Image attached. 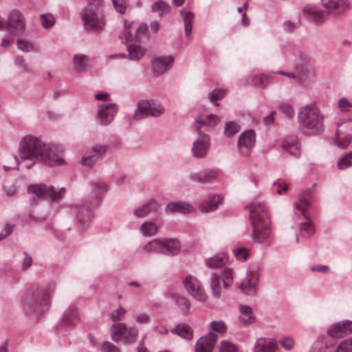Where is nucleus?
<instances>
[{
	"label": "nucleus",
	"instance_id": "45",
	"mask_svg": "<svg viewBox=\"0 0 352 352\" xmlns=\"http://www.w3.org/2000/svg\"><path fill=\"white\" fill-rule=\"evenodd\" d=\"M41 21L43 27L45 29H48L54 25L56 21L52 14L45 13L41 15Z\"/></svg>",
	"mask_w": 352,
	"mask_h": 352
},
{
	"label": "nucleus",
	"instance_id": "52",
	"mask_svg": "<svg viewBox=\"0 0 352 352\" xmlns=\"http://www.w3.org/2000/svg\"><path fill=\"white\" fill-rule=\"evenodd\" d=\"M279 109L288 118H293L294 115V110L292 106L288 102L280 103Z\"/></svg>",
	"mask_w": 352,
	"mask_h": 352
},
{
	"label": "nucleus",
	"instance_id": "37",
	"mask_svg": "<svg viewBox=\"0 0 352 352\" xmlns=\"http://www.w3.org/2000/svg\"><path fill=\"white\" fill-rule=\"evenodd\" d=\"M227 261V256L226 254H221L207 258L205 263L208 267L210 269H217L224 266Z\"/></svg>",
	"mask_w": 352,
	"mask_h": 352
},
{
	"label": "nucleus",
	"instance_id": "34",
	"mask_svg": "<svg viewBox=\"0 0 352 352\" xmlns=\"http://www.w3.org/2000/svg\"><path fill=\"white\" fill-rule=\"evenodd\" d=\"M219 118L214 114H208L206 116L199 117L196 120V128L198 131L204 126H214L219 122Z\"/></svg>",
	"mask_w": 352,
	"mask_h": 352
},
{
	"label": "nucleus",
	"instance_id": "63",
	"mask_svg": "<svg viewBox=\"0 0 352 352\" xmlns=\"http://www.w3.org/2000/svg\"><path fill=\"white\" fill-rule=\"evenodd\" d=\"M240 322L243 323L245 326H248L250 324H252L255 321V318L252 316H240L239 318Z\"/></svg>",
	"mask_w": 352,
	"mask_h": 352
},
{
	"label": "nucleus",
	"instance_id": "31",
	"mask_svg": "<svg viewBox=\"0 0 352 352\" xmlns=\"http://www.w3.org/2000/svg\"><path fill=\"white\" fill-rule=\"evenodd\" d=\"M310 58L306 54L299 52L297 54L296 62L297 64L295 66V69L299 75H305L309 71V63Z\"/></svg>",
	"mask_w": 352,
	"mask_h": 352
},
{
	"label": "nucleus",
	"instance_id": "53",
	"mask_svg": "<svg viewBox=\"0 0 352 352\" xmlns=\"http://www.w3.org/2000/svg\"><path fill=\"white\" fill-rule=\"evenodd\" d=\"M179 12L182 16L184 25H192L194 14L192 12H186L184 9H182Z\"/></svg>",
	"mask_w": 352,
	"mask_h": 352
},
{
	"label": "nucleus",
	"instance_id": "64",
	"mask_svg": "<svg viewBox=\"0 0 352 352\" xmlns=\"http://www.w3.org/2000/svg\"><path fill=\"white\" fill-rule=\"evenodd\" d=\"M311 271L327 273L329 272V266L325 265H314L311 267Z\"/></svg>",
	"mask_w": 352,
	"mask_h": 352
},
{
	"label": "nucleus",
	"instance_id": "43",
	"mask_svg": "<svg viewBox=\"0 0 352 352\" xmlns=\"http://www.w3.org/2000/svg\"><path fill=\"white\" fill-rule=\"evenodd\" d=\"M19 50L23 52H31L36 51V48L34 43L25 39H19L16 42Z\"/></svg>",
	"mask_w": 352,
	"mask_h": 352
},
{
	"label": "nucleus",
	"instance_id": "48",
	"mask_svg": "<svg viewBox=\"0 0 352 352\" xmlns=\"http://www.w3.org/2000/svg\"><path fill=\"white\" fill-rule=\"evenodd\" d=\"M226 95L223 89H215L208 94V98L211 102L221 100Z\"/></svg>",
	"mask_w": 352,
	"mask_h": 352
},
{
	"label": "nucleus",
	"instance_id": "11",
	"mask_svg": "<svg viewBox=\"0 0 352 352\" xmlns=\"http://www.w3.org/2000/svg\"><path fill=\"white\" fill-rule=\"evenodd\" d=\"M109 148L108 144H97L92 146L86 151L81 160V164L89 167L94 166L107 153Z\"/></svg>",
	"mask_w": 352,
	"mask_h": 352
},
{
	"label": "nucleus",
	"instance_id": "4",
	"mask_svg": "<svg viewBox=\"0 0 352 352\" xmlns=\"http://www.w3.org/2000/svg\"><path fill=\"white\" fill-rule=\"evenodd\" d=\"M249 210L253 227L252 239L255 243H264L271 234L268 208L264 203L255 201L250 204Z\"/></svg>",
	"mask_w": 352,
	"mask_h": 352
},
{
	"label": "nucleus",
	"instance_id": "47",
	"mask_svg": "<svg viewBox=\"0 0 352 352\" xmlns=\"http://www.w3.org/2000/svg\"><path fill=\"white\" fill-rule=\"evenodd\" d=\"M330 352H352V338L341 342L333 351Z\"/></svg>",
	"mask_w": 352,
	"mask_h": 352
},
{
	"label": "nucleus",
	"instance_id": "62",
	"mask_svg": "<svg viewBox=\"0 0 352 352\" xmlns=\"http://www.w3.org/2000/svg\"><path fill=\"white\" fill-rule=\"evenodd\" d=\"M280 344L284 349L290 350L294 346V341L289 337H285L280 340Z\"/></svg>",
	"mask_w": 352,
	"mask_h": 352
},
{
	"label": "nucleus",
	"instance_id": "29",
	"mask_svg": "<svg viewBox=\"0 0 352 352\" xmlns=\"http://www.w3.org/2000/svg\"><path fill=\"white\" fill-rule=\"evenodd\" d=\"M164 247L162 254L168 256H175L179 254L181 249V244L176 239H163Z\"/></svg>",
	"mask_w": 352,
	"mask_h": 352
},
{
	"label": "nucleus",
	"instance_id": "28",
	"mask_svg": "<svg viewBox=\"0 0 352 352\" xmlns=\"http://www.w3.org/2000/svg\"><path fill=\"white\" fill-rule=\"evenodd\" d=\"M302 12L307 14L315 23L321 24L324 23L331 16L328 12L325 10H320L314 8H304Z\"/></svg>",
	"mask_w": 352,
	"mask_h": 352
},
{
	"label": "nucleus",
	"instance_id": "5",
	"mask_svg": "<svg viewBox=\"0 0 352 352\" xmlns=\"http://www.w3.org/2000/svg\"><path fill=\"white\" fill-rule=\"evenodd\" d=\"M87 6L80 12L84 30L87 33L100 34L106 24L102 0H87Z\"/></svg>",
	"mask_w": 352,
	"mask_h": 352
},
{
	"label": "nucleus",
	"instance_id": "18",
	"mask_svg": "<svg viewBox=\"0 0 352 352\" xmlns=\"http://www.w3.org/2000/svg\"><path fill=\"white\" fill-rule=\"evenodd\" d=\"M352 333V322L344 320L331 325L327 330V333L330 337L342 338Z\"/></svg>",
	"mask_w": 352,
	"mask_h": 352
},
{
	"label": "nucleus",
	"instance_id": "60",
	"mask_svg": "<svg viewBox=\"0 0 352 352\" xmlns=\"http://www.w3.org/2000/svg\"><path fill=\"white\" fill-rule=\"evenodd\" d=\"M23 258L22 261V270H27L32 264V257L26 252L23 253Z\"/></svg>",
	"mask_w": 352,
	"mask_h": 352
},
{
	"label": "nucleus",
	"instance_id": "46",
	"mask_svg": "<svg viewBox=\"0 0 352 352\" xmlns=\"http://www.w3.org/2000/svg\"><path fill=\"white\" fill-rule=\"evenodd\" d=\"M351 166H352V151L345 155L338 163V168L340 170H344Z\"/></svg>",
	"mask_w": 352,
	"mask_h": 352
},
{
	"label": "nucleus",
	"instance_id": "44",
	"mask_svg": "<svg viewBox=\"0 0 352 352\" xmlns=\"http://www.w3.org/2000/svg\"><path fill=\"white\" fill-rule=\"evenodd\" d=\"M241 127L237 123L230 121L226 124L224 133L226 137L232 138L239 131Z\"/></svg>",
	"mask_w": 352,
	"mask_h": 352
},
{
	"label": "nucleus",
	"instance_id": "59",
	"mask_svg": "<svg viewBox=\"0 0 352 352\" xmlns=\"http://www.w3.org/2000/svg\"><path fill=\"white\" fill-rule=\"evenodd\" d=\"M113 5L116 10L120 14H124L126 11V6L124 0H113Z\"/></svg>",
	"mask_w": 352,
	"mask_h": 352
},
{
	"label": "nucleus",
	"instance_id": "13",
	"mask_svg": "<svg viewBox=\"0 0 352 352\" xmlns=\"http://www.w3.org/2000/svg\"><path fill=\"white\" fill-rule=\"evenodd\" d=\"M109 186L102 181H95L91 184V191L88 195V201L91 206H98Z\"/></svg>",
	"mask_w": 352,
	"mask_h": 352
},
{
	"label": "nucleus",
	"instance_id": "50",
	"mask_svg": "<svg viewBox=\"0 0 352 352\" xmlns=\"http://www.w3.org/2000/svg\"><path fill=\"white\" fill-rule=\"evenodd\" d=\"M14 65L18 67L23 72L29 73V67L25 63V58L22 56L17 55L14 58Z\"/></svg>",
	"mask_w": 352,
	"mask_h": 352
},
{
	"label": "nucleus",
	"instance_id": "41",
	"mask_svg": "<svg viewBox=\"0 0 352 352\" xmlns=\"http://www.w3.org/2000/svg\"><path fill=\"white\" fill-rule=\"evenodd\" d=\"M158 226L153 222L146 221L142 224L140 231L144 236H151L158 232Z\"/></svg>",
	"mask_w": 352,
	"mask_h": 352
},
{
	"label": "nucleus",
	"instance_id": "16",
	"mask_svg": "<svg viewBox=\"0 0 352 352\" xmlns=\"http://www.w3.org/2000/svg\"><path fill=\"white\" fill-rule=\"evenodd\" d=\"M210 148V137L199 131V137L194 142L192 147V155L197 158L205 157Z\"/></svg>",
	"mask_w": 352,
	"mask_h": 352
},
{
	"label": "nucleus",
	"instance_id": "56",
	"mask_svg": "<svg viewBox=\"0 0 352 352\" xmlns=\"http://www.w3.org/2000/svg\"><path fill=\"white\" fill-rule=\"evenodd\" d=\"M338 107L342 112H349L352 107V104L345 98L338 100Z\"/></svg>",
	"mask_w": 352,
	"mask_h": 352
},
{
	"label": "nucleus",
	"instance_id": "58",
	"mask_svg": "<svg viewBox=\"0 0 352 352\" xmlns=\"http://www.w3.org/2000/svg\"><path fill=\"white\" fill-rule=\"evenodd\" d=\"M14 227V224H10V223L6 224V226L3 227V228L1 230V231L0 232V241L4 239L8 236L11 234V233L13 231Z\"/></svg>",
	"mask_w": 352,
	"mask_h": 352
},
{
	"label": "nucleus",
	"instance_id": "51",
	"mask_svg": "<svg viewBox=\"0 0 352 352\" xmlns=\"http://www.w3.org/2000/svg\"><path fill=\"white\" fill-rule=\"evenodd\" d=\"M236 346L227 340H223L221 342L219 347V352H236Z\"/></svg>",
	"mask_w": 352,
	"mask_h": 352
},
{
	"label": "nucleus",
	"instance_id": "25",
	"mask_svg": "<svg viewBox=\"0 0 352 352\" xmlns=\"http://www.w3.org/2000/svg\"><path fill=\"white\" fill-rule=\"evenodd\" d=\"M160 207L159 203L151 199L143 206L135 209L133 214L138 218H144L157 212Z\"/></svg>",
	"mask_w": 352,
	"mask_h": 352
},
{
	"label": "nucleus",
	"instance_id": "61",
	"mask_svg": "<svg viewBox=\"0 0 352 352\" xmlns=\"http://www.w3.org/2000/svg\"><path fill=\"white\" fill-rule=\"evenodd\" d=\"M178 306L186 312L188 311L190 307L189 300L185 298H178L177 300Z\"/></svg>",
	"mask_w": 352,
	"mask_h": 352
},
{
	"label": "nucleus",
	"instance_id": "3",
	"mask_svg": "<svg viewBox=\"0 0 352 352\" xmlns=\"http://www.w3.org/2000/svg\"><path fill=\"white\" fill-rule=\"evenodd\" d=\"M324 115L316 102L301 107L298 112L300 131L306 136L320 135L324 131Z\"/></svg>",
	"mask_w": 352,
	"mask_h": 352
},
{
	"label": "nucleus",
	"instance_id": "40",
	"mask_svg": "<svg viewBox=\"0 0 352 352\" xmlns=\"http://www.w3.org/2000/svg\"><path fill=\"white\" fill-rule=\"evenodd\" d=\"M66 192V189L64 187L60 188L58 190L54 189L53 186H48L47 195L51 201H59L63 199Z\"/></svg>",
	"mask_w": 352,
	"mask_h": 352
},
{
	"label": "nucleus",
	"instance_id": "35",
	"mask_svg": "<svg viewBox=\"0 0 352 352\" xmlns=\"http://www.w3.org/2000/svg\"><path fill=\"white\" fill-rule=\"evenodd\" d=\"M223 199V197L221 195L210 197L208 199L202 203L201 210L208 212L216 210Z\"/></svg>",
	"mask_w": 352,
	"mask_h": 352
},
{
	"label": "nucleus",
	"instance_id": "55",
	"mask_svg": "<svg viewBox=\"0 0 352 352\" xmlns=\"http://www.w3.org/2000/svg\"><path fill=\"white\" fill-rule=\"evenodd\" d=\"M102 352H120L118 346L110 342H104L100 347Z\"/></svg>",
	"mask_w": 352,
	"mask_h": 352
},
{
	"label": "nucleus",
	"instance_id": "23",
	"mask_svg": "<svg viewBox=\"0 0 352 352\" xmlns=\"http://www.w3.org/2000/svg\"><path fill=\"white\" fill-rule=\"evenodd\" d=\"M217 340L213 332L200 338L195 344V352H212Z\"/></svg>",
	"mask_w": 352,
	"mask_h": 352
},
{
	"label": "nucleus",
	"instance_id": "14",
	"mask_svg": "<svg viewBox=\"0 0 352 352\" xmlns=\"http://www.w3.org/2000/svg\"><path fill=\"white\" fill-rule=\"evenodd\" d=\"M118 112V106L114 103L102 104L98 106L97 118L103 126L110 124Z\"/></svg>",
	"mask_w": 352,
	"mask_h": 352
},
{
	"label": "nucleus",
	"instance_id": "19",
	"mask_svg": "<svg viewBox=\"0 0 352 352\" xmlns=\"http://www.w3.org/2000/svg\"><path fill=\"white\" fill-rule=\"evenodd\" d=\"M48 186L45 184H34L28 186V193L30 195L31 205H36L47 197Z\"/></svg>",
	"mask_w": 352,
	"mask_h": 352
},
{
	"label": "nucleus",
	"instance_id": "30",
	"mask_svg": "<svg viewBox=\"0 0 352 352\" xmlns=\"http://www.w3.org/2000/svg\"><path fill=\"white\" fill-rule=\"evenodd\" d=\"M78 321L79 317L76 308L74 307H70L65 311L63 316L61 326L72 327L76 325Z\"/></svg>",
	"mask_w": 352,
	"mask_h": 352
},
{
	"label": "nucleus",
	"instance_id": "6",
	"mask_svg": "<svg viewBox=\"0 0 352 352\" xmlns=\"http://www.w3.org/2000/svg\"><path fill=\"white\" fill-rule=\"evenodd\" d=\"M165 113L164 105L157 100H142L137 104L133 119L140 120L148 116L158 118Z\"/></svg>",
	"mask_w": 352,
	"mask_h": 352
},
{
	"label": "nucleus",
	"instance_id": "26",
	"mask_svg": "<svg viewBox=\"0 0 352 352\" xmlns=\"http://www.w3.org/2000/svg\"><path fill=\"white\" fill-rule=\"evenodd\" d=\"M283 146L285 151L295 157H298L300 153V142L296 135L287 137L283 141Z\"/></svg>",
	"mask_w": 352,
	"mask_h": 352
},
{
	"label": "nucleus",
	"instance_id": "38",
	"mask_svg": "<svg viewBox=\"0 0 352 352\" xmlns=\"http://www.w3.org/2000/svg\"><path fill=\"white\" fill-rule=\"evenodd\" d=\"M129 58L132 60H139L146 53V49L139 45L131 44L127 46Z\"/></svg>",
	"mask_w": 352,
	"mask_h": 352
},
{
	"label": "nucleus",
	"instance_id": "57",
	"mask_svg": "<svg viewBox=\"0 0 352 352\" xmlns=\"http://www.w3.org/2000/svg\"><path fill=\"white\" fill-rule=\"evenodd\" d=\"M233 252L234 256L239 260H247L248 258V250L245 248H240L237 250H234Z\"/></svg>",
	"mask_w": 352,
	"mask_h": 352
},
{
	"label": "nucleus",
	"instance_id": "20",
	"mask_svg": "<svg viewBox=\"0 0 352 352\" xmlns=\"http://www.w3.org/2000/svg\"><path fill=\"white\" fill-rule=\"evenodd\" d=\"M256 144V133L253 130H247L242 132L237 140V148L239 151L251 150Z\"/></svg>",
	"mask_w": 352,
	"mask_h": 352
},
{
	"label": "nucleus",
	"instance_id": "42",
	"mask_svg": "<svg viewBox=\"0 0 352 352\" xmlns=\"http://www.w3.org/2000/svg\"><path fill=\"white\" fill-rule=\"evenodd\" d=\"M151 9L153 12H160V16H162L170 12V6L164 1L159 0L152 5Z\"/></svg>",
	"mask_w": 352,
	"mask_h": 352
},
{
	"label": "nucleus",
	"instance_id": "2",
	"mask_svg": "<svg viewBox=\"0 0 352 352\" xmlns=\"http://www.w3.org/2000/svg\"><path fill=\"white\" fill-rule=\"evenodd\" d=\"M56 289L55 282L51 281L46 286H32L21 297V305L26 314H38L47 311L50 298Z\"/></svg>",
	"mask_w": 352,
	"mask_h": 352
},
{
	"label": "nucleus",
	"instance_id": "12",
	"mask_svg": "<svg viewBox=\"0 0 352 352\" xmlns=\"http://www.w3.org/2000/svg\"><path fill=\"white\" fill-rule=\"evenodd\" d=\"M183 283L188 294L195 300L201 302L206 300L207 294L196 277L188 275L184 279Z\"/></svg>",
	"mask_w": 352,
	"mask_h": 352
},
{
	"label": "nucleus",
	"instance_id": "32",
	"mask_svg": "<svg viewBox=\"0 0 352 352\" xmlns=\"http://www.w3.org/2000/svg\"><path fill=\"white\" fill-rule=\"evenodd\" d=\"M342 123L337 124V130L335 138V143L336 145L341 148H346L351 142V135L349 133H344L342 132L341 128Z\"/></svg>",
	"mask_w": 352,
	"mask_h": 352
},
{
	"label": "nucleus",
	"instance_id": "36",
	"mask_svg": "<svg viewBox=\"0 0 352 352\" xmlns=\"http://www.w3.org/2000/svg\"><path fill=\"white\" fill-rule=\"evenodd\" d=\"M171 333L177 334L181 338L186 340H190L192 338L193 330L191 327L186 323L177 324L175 328L171 329Z\"/></svg>",
	"mask_w": 352,
	"mask_h": 352
},
{
	"label": "nucleus",
	"instance_id": "21",
	"mask_svg": "<svg viewBox=\"0 0 352 352\" xmlns=\"http://www.w3.org/2000/svg\"><path fill=\"white\" fill-rule=\"evenodd\" d=\"M258 274L254 271H248L245 278L241 283V290L245 295L254 296L256 293V285Z\"/></svg>",
	"mask_w": 352,
	"mask_h": 352
},
{
	"label": "nucleus",
	"instance_id": "54",
	"mask_svg": "<svg viewBox=\"0 0 352 352\" xmlns=\"http://www.w3.org/2000/svg\"><path fill=\"white\" fill-rule=\"evenodd\" d=\"M211 329L218 333H224L226 331V324L223 321H212L210 322Z\"/></svg>",
	"mask_w": 352,
	"mask_h": 352
},
{
	"label": "nucleus",
	"instance_id": "8",
	"mask_svg": "<svg viewBox=\"0 0 352 352\" xmlns=\"http://www.w3.org/2000/svg\"><path fill=\"white\" fill-rule=\"evenodd\" d=\"M6 27L8 32L12 36H19L23 34L25 23L22 13L18 10H12L8 14L7 21L0 16V29Z\"/></svg>",
	"mask_w": 352,
	"mask_h": 352
},
{
	"label": "nucleus",
	"instance_id": "7",
	"mask_svg": "<svg viewBox=\"0 0 352 352\" xmlns=\"http://www.w3.org/2000/svg\"><path fill=\"white\" fill-rule=\"evenodd\" d=\"M310 192H305L294 204L296 212H299L305 219V221L302 222L300 224V235L304 237H309L314 233V225L309 220L306 214V210L310 206Z\"/></svg>",
	"mask_w": 352,
	"mask_h": 352
},
{
	"label": "nucleus",
	"instance_id": "22",
	"mask_svg": "<svg viewBox=\"0 0 352 352\" xmlns=\"http://www.w3.org/2000/svg\"><path fill=\"white\" fill-rule=\"evenodd\" d=\"M218 174L217 169L206 168L197 173H190L189 179L194 182L206 184L216 179Z\"/></svg>",
	"mask_w": 352,
	"mask_h": 352
},
{
	"label": "nucleus",
	"instance_id": "39",
	"mask_svg": "<svg viewBox=\"0 0 352 352\" xmlns=\"http://www.w3.org/2000/svg\"><path fill=\"white\" fill-rule=\"evenodd\" d=\"M164 245L163 239H155L146 243L142 250L147 253L162 254Z\"/></svg>",
	"mask_w": 352,
	"mask_h": 352
},
{
	"label": "nucleus",
	"instance_id": "10",
	"mask_svg": "<svg viewBox=\"0 0 352 352\" xmlns=\"http://www.w3.org/2000/svg\"><path fill=\"white\" fill-rule=\"evenodd\" d=\"M224 287H228L233 283V274L231 268H226L221 271V275L212 273L210 277V288L214 297L219 298L221 294V282Z\"/></svg>",
	"mask_w": 352,
	"mask_h": 352
},
{
	"label": "nucleus",
	"instance_id": "9",
	"mask_svg": "<svg viewBox=\"0 0 352 352\" xmlns=\"http://www.w3.org/2000/svg\"><path fill=\"white\" fill-rule=\"evenodd\" d=\"M112 340L118 342L121 340L126 344H131L136 341L138 330L135 327L128 328L124 323L116 322L110 329Z\"/></svg>",
	"mask_w": 352,
	"mask_h": 352
},
{
	"label": "nucleus",
	"instance_id": "27",
	"mask_svg": "<svg viewBox=\"0 0 352 352\" xmlns=\"http://www.w3.org/2000/svg\"><path fill=\"white\" fill-rule=\"evenodd\" d=\"M278 344L274 340L258 338L254 344V352H275Z\"/></svg>",
	"mask_w": 352,
	"mask_h": 352
},
{
	"label": "nucleus",
	"instance_id": "17",
	"mask_svg": "<svg viewBox=\"0 0 352 352\" xmlns=\"http://www.w3.org/2000/svg\"><path fill=\"white\" fill-rule=\"evenodd\" d=\"M174 62V57L169 56H160L151 60V67L153 75L159 76L169 70Z\"/></svg>",
	"mask_w": 352,
	"mask_h": 352
},
{
	"label": "nucleus",
	"instance_id": "33",
	"mask_svg": "<svg viewBox=\"0 0 352 352\" xmlns=\"http://www.w3.org/2000/svg\"><path fill=\"white\" fill-rule=\"evenodd\" d=\"M193 207L184 201H173L168 204L166 210L170 212L189 213Z\"/></svg>",
	"mask_w": 352,
	"mask_h": 352
},
{
	"label": "nucleus",
	"instance_id": "15",
	"mask_svg": "<svg viewBox=\"0 0 352 352\" xmlns=\"http://www.w3.org/2000/svg\"><path fill=\"white\" fill-rule=\"evenodd\" d=\"M321 4L333 17L342 15L349 6L347 0H321Z\"/></svg>",
	"mask_w": 352,
	"mask_h": 352
},
{
	"label": "nucleus",
	"instance_id": "1",
	"mask_svg": "<svg viewBox=\"0 0 352 352\" xmlns=\"http://www.w3.org/2000/svg\"><path fill=\"white\" fill-rule=\"evenodd\" d=\"M19 150L21 161H32L26 165L28 169L31 168L37 161L49 166L65 164L61 157L62 151L58 146L45 144L34 136H25L20 142Z\"/></svg>",
	"mask_w": 352,
	"mask_h": 352
},
{
	"label": "nucleus",
	"instance_id": "24",
	"mask_svg": "<svg viewBox=\"0 0 352 352\" xmlns=\"http://www.w3.org/2000/svg\"><path fill=\"white\" fill-rule=\"evenodd\" d=\"M74 69L77 73H85L92 68L90 58L83 54H77L73 58Z\"/></svg>",
	"mask_w": 352,
	"mask_h": 352
},
{
	"label": "nucleus",
	"instance_id": "49",
	"mask_svg": "<svg viewBox=\"0 0 352 352\" xmlns=\"http://www.w3.org/2000/svg\"><path fill=\"white\" fill-rule=\"evenodd\" d=\"M126 311L121 306H120L117 309L113 311L111 314V319L113 322H119L121 321L126 314Z\"/></svg>",
	"mask_w": 352,
	"mask_h": 352
}]
</instances>
